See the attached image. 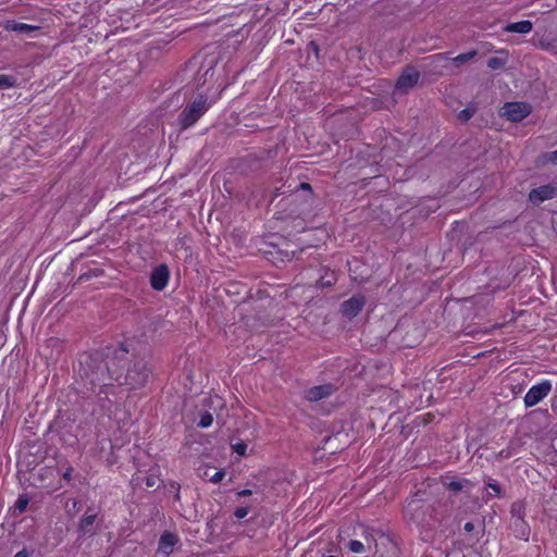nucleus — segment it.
I'll use <instances>...</instances> for the list:
<instances>
[{
  "label": "nucleus",
  "mask_w": 557,
  "mask_h": 557,
  "mask_svg": "<svg viewBox=\"0 0 557 557\" xmlns=\"http://www.w3.org/2000/svg\"><path fill=\"white\" fill-rule=\"evenodd\" d=\"M79 374L90 385L101 408L110 409L113 381L128 389H138L147 384L151 369L145 357L131 355L126 346L120 344L82 355Z\"/></svg>",
  "instance_id": "1"
},
{
  "label": "nucleus",
  "mask_w": 557,
  "mask_h": 557,
  "mask_svg": "<svg viewBox=\"0 0 557 557\" xmlns=\"http://www.w3.org/2000/svg\"><path fill=\"white\" fill-rule=\"evenodd\" d=\"M404 515L419 525H432L437 519L434 517V507L425 502L420 492L408 498L404 506Z\"/></svg>",
  "instance_id": "2"
},
{
  "label": "nucleus",
  "mask_w": 557,
  "mask_h": 557,
  "mask_svg": "<svg viewBox=\"0 0 557 557\" xmlns=\"http://www.w3.org/2000/svg\"><path fill=\"white\" fill-rule=\"evenodd\" d=\"M207 95L199 94L180 113L178 123L182 129L191 127L209 110Z\"/></svg>",
  "instance_id": "3"
},
{
  "label": "nucleus",
  "mask_w": 557,
  "mask_h": 557,
  "mask_svg": "<svg viewBox=\"0 0 557 557\" xmlns=\"http://www.w3.org/2000/svg\"><path fill=\"white\" fill-rule=\"evenodd\" d=\"M525 504L523 500H516L510 507V523L509 528L513 535L523 541H528L531 534V528L524 520Z\"/></svg>",
  "instance_id": "4"
},
{
  "label": "nucleus",
  "mask_w": 557,
  "mask_h": 557,
  "mask_svg": "<svg viewBox=\"0 0 557 557\" xmlns=\"http://www.w3.org/2000/svg\"><path fill=\"white\" fill-rule=\"evenodd\" d=\"M530 113L531 107L525 102H507L502 108V115L511 122H520Z\"/></svg>",
  "instance_id": "5"
},
{
  "label": "nucleus",
  "mask_w": 557,
  "mask_h": 557,
  "mask_svg": "<svg viewBox=\"0 0 557 557\" xmlns=\"http://www.w3.org/2000/svg\"><path fill=\"white\" fill-rule=\"evenodd\" d=\"M552 391V383L549 381H543L536 385H533L524 396V405L530 408L542 401Z\"/></svg>",
  "instance_id": "6"
},
{
  "label": "nucleus",
  "mask_w": 557,
  "mask_h": 557,
  "mask_svg": "<svg viewBox=\"0 0 557 557\" xmlns=\"http://www.w3.org/2000/svg\"><path fill=\"white\" fill-rule=\"evenodd\" d=\"M98 515L92 508H88L77 524L78 537H90L96 534Z\"/></svg>",
  "instance_id": "7"
},
{
  "label": "nucleus",
  "mask_w": 557,
  "mask_h": 557,
  "mask_svg": "<svg viewBox=\"0 0 557 557\" xmlns=\"http://www.w3.org/2000/svg\"><path fill=\"white\" fill-rule=\"evenodd\" d=\"M478 54L476 50H471L466 53L458 54L455 58H450L449 53L442 52V53H435L428 58L431 64L437 65L443 61H451L456 67H460L465 63L471 61L475 55Z\"/></svg>",
  "instance_id": "8"
},
{
  "label": "nucleus",
  "mask_w": 557,
  "mask_h": 557,
  "mask_svg": "<svg viewBox=\"0 0 557 557\" xmlns=\"http://www.w3.org/2000/svg\"><path fill=\"white\" fill-rule=\"evenodd\" d=\"M366 305V297L362 294H356L341 305L342 314L351 320L359 314Z\"/></svg>",
  "instance_id": "9"
},
{
  "label": "nucleus",
  "mask_w": 557,
  "mask_h": 557,
  "mask_svg": "<svg viewBox=\"0 0 557 557\" xmlns=\"http://www.w3.org/2000/svg\"><path fill=\"white\" fill-rule=\"evenodd\" d=\"M420 78V73L414 66H406L396 82V89L400 92H407L413 88Z\"/></svg>",
  "instance_id": "10"
},
{
  "label": "nucleus",
  "mask_w": 557,
  "mask_h": 557,
  "mask_svg": "<svg viewBox=\"0 0 557 557\" xmlns=\"http://www.w3.org/2000/svg\"><path fill=\"white\" fill-rule=\"evenodd\" d=\"M555 196H557V187L548 184L532 189L529 194V200L533 205H540L546 200L553 199Z\"/></svg>",
  "instance_id": "11"
},
{
  "label": "nucleus",
  "mask_w": 557,
  "mask_h": 557,
  "mask_svg": "<svg viewBox=\"0 0 557 557\" xmlns=\"http://www.w3.org/2000/svg\"><path fill=\"white\" fill-rule=\"evenodd\" d=\"M335 391H336L335 386L331 383L318 385V386L308 388L305 392V398L311 403L319 401V400L330 397L331 395H333V393Z\"/></svg>",
  "instance_id": "12"
},
{
  "label": "nucleus",
  "mask_w": 557,
  "mask_h": 557,
  "mask_svg": "<svg viewBox=\"0 0 557 557\" xmlns=\"http://www.w3.org/2000/svg\"><path fill=\"white\" fill-rule=\"evenodd\" d=\"M169 277L170 271L168 265L160 264L151 272L150 285L154 290H162L166 286Z\"/></svg>",
  "instance_id": "13"
},
{
  "label": "nucleus",
  "mask_w": 557,
  "mask_h": 557,
  "mask_svg": "<svg viewBox=\"0 0 557 557\" xmlns=\"http://www.w3.org/2000/svg\"><path fill=\"white\" fill-rule=\"evenodd\" d=\"M177 541L178 537L176 534L171 532H164L159 540L158 550L165 555H170L173 552V548Z\"/></svg>",
  "instance_id": "14"
},
{
  "label": "nucleus",
  "mask_w": 557,
  "mask_h": 557,
  "mask_svg": "<svg viewBox=\"0 0 557 557\" xmlns=\"http://www.w3.org/2000/svg\"><path fill=\"white\" fill-rule=\"evenodd\" d=\"M4 28L7 30L15 32V33H18V34L29 35L30 33H34V32L38 30L39 26L29 25V24H25V23H20V22H15V21H8L5 23Z\"/></svg>",
  "instance_id": "15"
},
{
  "label": "nucleus",
  "mask_w": 557,
  "mask_h": 557,
  "mask_svg": "<svg viewBox=\"0 0 557 557\" xmlns=\"http://www.w3.org/2000/svg\"><path fill=\"white\" fill-rule=\"evenodd\" d=\"M533 24L531 21L524 20L516 23H510L505 27V30L518 34H528L532 30Z\"/></svg>",
  "instance_id": "16"
},
{
  "label": "nucleus",
  "mask_w": 557,
  "mask_h": 557,
  "mask_svg": "<svg viewBox=\"0 0 557 557\" xmlns=\"http://www.w3.org/2000/svg\"><path fill=\"white\" fill-rule=\"evenodd\" d=\"M539 46L541 49L547 52H550L553 54L557 53V42L555 39L541 38L539 41Z\"/></svg>",
  "instance_id": "17"
},
{
  "label": "nucleus",
  "mask_w": 557,
  "mask_h": 557,
  "mask_svg": "<svg viewBox=\"0 0 557 557\" xmlns=\"http://www.w3.org/2000/svg\"><path fill=\"white\" fill-rule=\"evenodd\" d=\"M463 482L468 483L469 481L468 480H463V481H461V480H450V481L444 480L443 481V485L447 490H449V491H451L454 493H459L463 488Z\"/></svg>",
  "instance_id": "18"
},
{
  "label": "nucleus",
  "mask_w": 557,
  "mask_h": 557,
  "mask_svg": "<svg viewBox=\"0 0 557 557\" xmlns=\"http://www.w3.org/2000/svg\"><path fill=\"white\" fill-rule=\"evenodd\" d=\"M476 112V107L473 104L468 106L466 109L458 113V120L462 123L468 122Z\"/></svg>",
  "instance_id": "19"
},
{
  "label": "nucleus",
  "mask_w": 557,
  "mask_h": 557,
  "mask_svg": "<svg viewBox=\"0 0 557 557\" xmlns=\"http://www.w3.org/2000/svg\"><path fill=\"white\" fill-rule=\"evenodd\" d=\"M16 85V77L12 75H0V89L11 88Z\"/></svg>",
  "instance_id": "20"
},
{
  "label": "nucleus",
  "mask_w": 557,
  "mask_h": 557,
  "mask_svg": "<svg viewBox=\"0 0 557 557\" xmlns=\"http://www.w3.org/2000/svg\"><path fill=\"white\" fill-rule=\"evenodd\" d=\"M506 64V59L499 57H492L487 60V66L491 70H499Z\"/></svg>",
  "instance_id": "21"
},
{
  "label": "nucleus",
  "mask_w": 557,
  "mask_h": 557,
  "mask_svg": "<svg viewBox=\"0 0 557 557\" xmlns=\"http://www.w3.org/2000/svg\"><path fill=\"white\" fill-rule=\"evenodd\" d=\"M348 548L355 554H362L364 552V545L358 540L349 541Z\"/></svg>",
  "instance_id": "22"
},
{
  "label": "nucleus",
  "mask_w": 557,
  "mask_h": 557,
  "mask_svg": "<svg viewBox=\"0 0 557 557\" xmlns=\"http://www.w3.org/2000/svg\"><path fill=\"white\" fill-rule=\"evenodd\" d=\"M213 422V417L210 412H205L201 414L200 420L198 422V426L206 429L209 428Z\"/></svg>",
  "instance_id": "23"
},
{
  "label": "nucleus",
  "mask_w": 557,
  "mask_h": 557,
  "mask_svg": "<svg viewBox=\"0 0 557 557\" xmlns=\"http://www.w3.org/2000/svg\"><path fill=\"white\" fill-rule=\"evenodd\" d=\"M28 503H29V498L26 495H21V496H18L17 500L15 502V508L20 512H23L26 510Z\"/></svg>",
  "instance_id": "24"
},
{
  "label": "nucleus",
  "mask_w": 557,
  "mask_h": 557,
  "mask_svg": "<svg viewBox=\"0 0 557 557\" xmlns=\"http://www.w3.org/2000/svg\"><path fill=\"white\" fill-rule=\"evenodd\" d=\"M233 450L240 455V456H245L246 454V450H247V444L244 443V442H239V443H236L232 446Z\"/></svg>",
  "instance_id": "25"
},
{
  "label": "nucleus",
  "mask_w": 557,
  "mask_h": 557,
  "mask_svg": "<svg viewBox=\"0 0 557 557\" xmlns=\"http://www.w3.org/2000/svg\"><path fill=\"white\" fill-rule=\"evenodd\" d=\"M224 476L225 472L223 470H219L214 474L209 476V481L212 483H220Z\"/></svg>",
  "instance_id": "26"
},
{
  "label": "nucleus",
  "mask_w": 557,
  "mask_h": 557,
  "mask_svg": "<svg viewBox=\"0 0 557 557\" xmlns=\"http://www.w3.org/2000/svg\"><path fill=\"white\" fill-rule=\"evenodd\" d=\"M248 515V508L246 507H239L235 510L234 512V516L237 518V519H243L245 518L246 516Z\"/></svg>",
  "instance_id": "27"
},
{
  "label": "nucleus",
  "mask_w": 557,
  "mask_h": 557,
  "mask_svg": "<svg viewBox=\"0 0 557 557\" xmlns=\"http://www.w3.org/2000/svg\"><path fill=\"white\" fill-rule=\"evenodd\" d=\"M512 455H513V451L509 447L505 448V449H502L499 451V457L505 458V459L510 458Z\"/></svg>",
  "instance_id": "28"
},
{
  "label": "nucleus",
  "mask_w": 557,
  "mask_h": 557,
  "mask_svg": "<svg viewBox=\"0 0 557 557\" xmlns=\"http://www.w3.org/2000/svg\"><path fill=\"white\" fill-rule=\"evenodd\" d=\"M487 486L492 488L497 495H499L502 492L500 486L495 481H490L487 483Z\"/></svg>",
  "instance_id": "29"
},
{
  "label": "nucleus",
  "mask_w": 557,
  "mask_h": 557,
  "mask_svg": "<svg viewBox=\"0 0 557 557\" xmlns=\"http://www.w3.org/2000/svg\"><path fill=\"white\" fill-rule=\"evenodd\" d=\"M463 530L465 532H467L468 534H471L474 530H475V524L473 522H467L465 525H463Z\"/></svg>",
  "instance_id": "30"
},
{
  "label": "nucleus",
  "mask_w": 557,
  "mask_h": 557,
  "mask_svg": "<svg viewBox=\"0 0 557 557\" xmlns=\"http://www.w3.org/2000/svg\"><path fill=\"white\" fill-rule=\"evenodd\" d=\"M548 161L553 164H557V149L555 151L549 152Z\"/></svg>",
  "instance_id": "31"
},
{
  "label": "nucleus",
  "mask_w": 557,
  "mask_h": 557,
  "mask_svg": "<svg viewBox=\"0 0 557 557\" xmlns=\"http://www.w3.org/2000/svg\"><path fill=\"white\" fill-rule=\"evenodd\" d=\"M156 483H157V478H154V476H148L146 479V485L148 487H153L156 485Z\"/></svg>",
  "instance_id": "32"
},
{
  "label": "nucleus",
  "mask_w": 557,
  "mask_h": 557,
  "mask_svg": "<svg viewBox=\"0 0 557 557\" xmlns=\"http://www.w3.org/2000/svg\"><path fill=\"white\" fill-rule=\"evenodd\" d=\"M14 557H29V553L24 548L20 552H17Z\"/></svg>",
  "instance_id": "33"
},
{
  "label": "nucleus",
  "mask_w": 557,
  "mask_h": 557,
  "mask_svg": "<svg viewBox=\"0 0 557 557\" xmlns=\"http://www.w3.org/2000/svg\"><path fill=\"white\" fill-rule=\"evenodd\" d=\"M297 189L311 190V186L309 183H300Z\"/></svg>",
  "instance_id": "34"
},
{
  "label": "nucleus",
  "mask_w": 557,
  "mask_h": 557,
  "mask_svg": "<svg viewBox=\"0 0 557 557\" xmlns=\"http://www.w3.org/2000/svg\"><path fill=\"white\" fill-rule=\"evenodd\" d=\"M71 475H72V468H69V469L64 472V474H63V479H65V480H67V481H69V480H71Z\"/></svg>",
  "instance_id": "35"
},
{
  "label": "nucleus",
  "mask_w": 557,
  "mask_h": 557,
  "mask_svg": "<svg viewBox=\"0 0 557 557\" xmlns=\"http://www.w3.org/2000/svg\"><path fill=\"white\" fill-rule=\"evenodd\" d=\"M239 496H249L251 495V491L250 490H243L238 493Z\"/></svg>",
  "instance_id": "36"
},
{
  "label": "nucleus",
  "mask_w": 557,
  "mask_h": 557,
  "mask_svg": "<svg viewBox=\"0 0 557 557\" xmlns=\"http://www.w3.org/2000/svg\"><path fill=\"white\" fill-rule=\"evenodd\" d=\"M320 284H321V286H331L333 283H332V281H331V280H326V281L321 280V283H320Z\"/></svg>",
  "instance_id": "37"
},
{
  "label": "nucleus",
  "mask_w": 557,
  "mask_h": 557,
  "mask_svg": "<svg viewBox=\"0 0 557 557\" xmlns=\"http://www.w3.org/2000/svg\"><path fill=\"white\" fill-rule=\"evenodd\" d=\"M446 557H463V555L460 553H453V554H448Z\"/></svg>",
  "instance_id": "38"
},
{
  "label": "nucleus",
  "mask_w": 557,
  "mask_h": 557,
  "mask_svg": "<svg viewBox=\"0 0 557 557\" xmlns=\"http://www.w3.org/2000/svg\"><path fill=\"white\" fill-rule=\"evenodd\" d=\"M471 541H478L479 540V532L475 535H470Z\"/></svg>",
  "instance_id": "39"
},
{
  "label": "nucleus",
  "mask_w": 557,
  "mask_h": 557,
  "mask_svg": "<svg viewBox=\"0 0 557 557\" xmlns=\"http://www.w3.org/2000/svg\"><path fill=\"white\" fill-rule=\"evenodd\" d=\"M210 71H213V67H212V66H211V67H209V69H207V71H206L205 75H208Z\"/></svg>",
  "instance_id": "40"
},
{
  "label": "nucleus",
  "mask_w": 557,
  "mask_h": 557,
  "mask_svg": "<svg viewBox=\"0 0 557 557\" xmlns=\"http://www.w3.org/2000/svg\"><path fill=\"white\" fill-rule=\"evenodd\" d=\"M203 475H205V476H210V473L205 472V473H203Z\"/></svg>",
  "instance_id": "41"
},
{
  "label": "nucleus",
  "mask_w": 557,
  "mask_h": 557,
  "mask_svg": "<svg viewBox=\"0 0 557 557\" xmlns=\"http://www.w3.org/2000/svg\"><path fill=\"white\" fill-rule=\"evenodd\" d=\"M203 475H205V476H210V473L205 472V473H203Z\"/></svg>",
  "instance_id": "42"
},
{
  "label": "nucleus",
  "mask_w": 557,
  "mask_h": 557,
  "mask_svg": "<svg viewBox=\"0 0 557 557\" xmlns=\"http://www.w3.org/2000/svg\"><path fill=\"white\" fill-rule=\"evenodd\" d=\"M326 557H336V556H332V555H330V556H326Z\"/></svg>",
  "instance_id": "43"
},
{
  "label": "nucleus",
  "mask_w": 557,
  "mask_h": 557,
  "mask_svg": "<svg viewBox=\"0 0 557 557\" xmlns=\"http://www.w3.org/2000/svg\"><path fill=\"white\" fill-rule=\"evenodd\" d=\"M556 2H557V0H556Z\"/></svg>",
  "instance_id": "44"
}]
</instances>
